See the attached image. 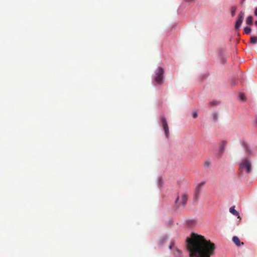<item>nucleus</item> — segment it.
Returning a JSON list of instances; mask_svg holds the SVG:
<instances>
[{"mask_svg":"<svg viewBox=\"0 0 257 257\" xmlns=\"http://www.w3.org/2000/svg\"><path fill=\"white\" fill-rule=\"evenodd\" d=\"M254 24L255 25H257V21L255 22Z\"/></svg>","mask_w":257,"mask_h":257,"instance_id":"bb28decb","label":"nucleus"},{"mask_svg":"<svg viewBox=\"0 0 257 257\" xmlns=\"http://www.w3.org/2000/svg\"><path fill=\"white\" fill-rule=\"evenodd\" d=\"M226 144V141H222L221 142L220 147L219 148L220 152L221 154H222L223 153V152L224 151Z\"/></svg>","mask_w":257,"mask_h":257,"instance_id":"f8f14e48","label":"nucleus"},{"mask_svg":"<svg viewBox=\"0 0 257 257\" xmlns=\"http://www.w3.org/2000/svg\"><path fill=\"white\" fill-rule=\"evenodd\" d=\"M212 117L214 120H216L218 119V115L216 113H213Z\"/></svg>","mask_w":257,"mask_h":257,"instance_id":"a211bd4d","label":"nucleus"},{"mask_svg":"<svg viewBox=\"0 0 257 257\" xmlns=\"http://www.w3.org/2000/svg\"><path fill=\"white\" fill-rule=\"evenodd\" d=\"M217 104V101H213V102H210V104L211 105H216Z\"/></svg>","mask_w":257,"mask_h":257,"instance_id":"4be33fe9","label":"nucleus"},{"mask_svg":"<svg viewBox=\"0 0 257 257\" xmlns=\"http://www.w3.org/2000/svg\"><path fill=\"white\" fill-rule=\"evenodd\" d=\"M205 183L204 181H202L197 184V185L196 186L195 189L194 195V199H195L196 200L198 199V198L200 197V193L201 192L202 188L203 186L204 185Z\"/></svg>","mask_w":257,"mask_h":257,"instance_id":"39448f33","label":"nucleus"},{"mask_svg":"<svg viewBox=\"0 0 257 257\" xmlns=\"http://www.w3.org/2000/svg\"><path fill=\"white\" fill-rule=\"evenodd\" d=\"M237 8L235 6L232 7L231 8V15L232 17H234Z\"/></svg>","mask_w":257,"mask_h":257,"instance_id":"2eb2a0df","label":"nucleus"},{"mask_svg":"<svg viewBox=\"0 0 257 257\" xmlns=\"http://www.w3.org/2000/svg\"><path fill=\"white\" fill-rule=\"evenodd\" d=\"M188 199V195L186 194H183L181 196V201H179L180 197L179 196H178L175 201L176 208L178 209L179 207L181 206H185L187 204Z\"/></svg>","mask_w":257,"mask_h":257,"instance_id":"7ed1b4c3","label":"nucleus"},{"mask_svg":"<svg viewBox=\"0 0 257 257\" xmlns=\"http://www.w3.org/2000/svg\"><path fill=\"white\" fill-rule=\"evenodd\" d=\"M246 24L248 25H251L252 24V18L251 16H249L247 18L246 20Z\"/></svg>","mask_w":257,"mask_h":257,"instance_id":"ddd939ff","label":"nucleus"},{"mask_svg":"<svg viewBox=\"0 0 257 257\" xmlns=\"http://www.w3.org/2000/svg\"><path fill=\"white\" fill-rule=\"evenodd\" d=\"M164 73V70L161 67H158L155 71L154 80L159 85H162L163 83Z\"/></svg>","mask_w":257,"mask_h":257,"instance_id":"f03ea898","label":"nucleus"},{"mask_svg":"<svg viewBox=\"0 0 257 257\" xmlns=\"http://www.w3.org/2000/svg\"><path fill=\"white\" fill-rule=\"evenodd\" d=\"M169 249L173 250L174 252V255L176 257H181L182 252L180 250L174 246V243L172 242L169 246Z\"/></svg>","mask_w":257,"mask_h":257,"instance_id":"1a4fd4ad","label":"nucleus"},{"mask_svg":"<svg viewBox=\"0 0 257 257\" xmlns=\"http://www.w3.org/2000/svg\"><path fill=\"white\" fill-rule=\"evenodd\" d=\"M254 123H255V124L257 125V117L255 118V120H254Z\"/></svg>","mask_w":257,"mask_h":257,"instance_id":"b1692460","label":"nucleus"},{"mask_svg":"<svg viewBox=\"0 0 257 257\" xmlns=\"http://www.w3.org/2000/svg\"><path fill=\"white\" fill-rule=\"evenodd\" d=\"M186 242L190 257H210L213 254L215 244L202 235L192 233Z\"/></svg>","mask_w":257,"mask_h":257,"instance_id":"f257e3e1","label":"nucleus"},{"mask_svg":"<svg viewBox=\"0 0 257 257\" xmlns=\"http://www.w3.org/2000/svg\"><path fill=\"white\" fill-rule=\"evenodd\" d=\"M245 0H241V3L242 4Z\"/></svg>","mask_w":257,"mask_h":257,"instance_id":"a878e982","label":"nucleus"},{"mask_svg":"<svg viewBox=\"0 0 257 257\" xmlns=\"http://www.w3.org/2000/svg\"><path fill=\"white\" fill-rule=\"evenodd\" d=\"M244 16V14L243 12L241 11L239 13L234 26L235 30H238L240 29V26L243 22Z\"/></svg>","mask_w":257,"mask_h":257,"instance_id":"423d86ee","label":"nucleus"},{"mask_svg":"<svg viewBox=\"0 0 257 257\" xmlns=\"http://www.w3.org/2000/svg\"><path fill=\"white\" fill-rule=\"evenodd\" d=\"M254 15L257 16V8L255 10Z\"/></svg>","mask_w":257,"mask_h":257,"instance_id":"5701e85b","label":"nucleus"},{"mask_svg":"<svg viewBox=\"0 0 257 257\" xmlns=\"http://www.w3.org/2000/svg\"><path fill=\"white\" fill-rule=\"evenodd\" d=\"M250 42L251 44H255L257 43V37L253 36L251 37L250 39Z\"/></svg>","mask_w":257,"mask_h":257,"instance_id":"4468645a","label":"nucleus"},{"mask_svg":"<svg viewBox=\"0 0 257 257\" xmlns=\"http://www.w3.org/2000/svg\"><path fill=\"white\" fill-rule=\"evenodd\" d=\"M244 148L246 150V151L248 152V154L250 153V150L249 149V148H248V146L246 144H244Z\"/></svg>","mask_w":257,"mask_h":257,"instance_id":"6ab92c4d","label":"nucleus"},{"mask_svg":"<svg viewBox=\"0 0 257 257\" xmlns=\"http://www.w3.org/2000/svg\"><path fill=\"white\" fill-rule=\"evenodd\" d=\"M229 212L235 216H237L238 218H240L238 212L235 209L234 206L231 207L229 208Z\"/></svg>","mask_w":257,"mask_h":257,"instance_id":"9b49d317","label":"nucleus"},{"mask_svg":"<svg viewBox=\"0 0 257 257\" xmlns=\"http://www.w3.org/2000/svg\"><path fill=\"white\" fill-rule=\"evenodd\" d=\"M251 32V29L249 27H246L244 29V32L246 34H250Z\"/></svg>","mask_w":257,"mask_h":257,"instance_id":"dca6fc26","label":"nucleus"},{"mask_svg":"<svg viewBox=\"0 0 257 257\" xmlns=\"http://www.w3.org/2000/svg\"><path fill=\"white\" fill-rule=\"evenodd\" d=\"M161 119L166 136L167 138H168L169 136V130L167 120L164 116H162Z\"/></svg>","mask_w":257,"mask_h":257,"instance_id":"6e6552de","label":"nucleus"},{"mask_svg":"<svg viewBox=\"0 0 257 257\" xmlns=\"http://www.w3.org/2000/svg\"><path fill=\"white\" fill-rule=\"evenodd\" d=\"M192 116L193 117L195 118L197 117L198 116V114L196 112H194L193 113H192Z\"/></svg>","mask_w":257,"mask_h":257,"instance_id":"412c9836","label":"nucleus"},{"mask_svg":"<svg viewBox=\"0 0 257 257\" xmlns=\"http://www.w3.org/2000/svg\"><path fill=\"white\" fill-rule=\"evenodd\" d=\"M239 98L242 101L245 100L246 97H245V96L244 94H243V93L240 94V95H239Z\"/></svg>","mask_w":257,"mask_h":257,"instance_id":"f3484780","label":"nucleus"},{"mask_svg":"<svg viewBox=\"0 0 257 257\" xmlns=\"http://www.w3.org/2000/svg\"><path fill=\"white\" fill-rule=\"evenodd\" d=\"M187 2H192L193 0H185Z\"/></svg>","mask_w":257,"mask_h":257,"instance_id":"393cba45","label":"nucleus"},{"mask_svg":"<svg viewBox=\"0 0 257 257\" xmlns=\"http://www.w3.org/2000/svg\"><path fill=\"white\" fill-rule=\"evenodd\" d=\"M161 119L166 136L167 138H168L169 136V130L167 120L164 116H162Z\"/></svg>","mask_w":257,"mask_h":257,"instance_id":"0eeeda50","label":"nucleus"},{"mask_svg":"<svg viewBox=\"0 0 257 257\" xmlns=\"http://www.w3.org/2000/svg\"><path fill=\"white\" fill-rule=\"evenodd\" d=\"M210 162L209 161H206L204 163V166L205 167H208L210 165Z\"/></svg>","mask_w":257,"mask_h":257,"instance_id":"aec40b11","label":"nucleus"},{"mask_svg":"<svg viewBox=\"0 0 257 257\" xmlns=\"http://www.w3.org/2000/svg\"><path fill=\"white\" fill-rule=\"evenodd\" d=\"M232 241L237 246H239L241 244H243V242H240V240L237 236H233L232 237Z\"/></svg>","mask_w":257,"mask_h":257,"instance_id":"9d476101","label":"nucleus"},{"mask_svg":"<svg viewBox=\"0 0 257 257\" xmlns=\"http://www.w3.org/2000/svg\"><path fill=\"white\" fill-rule=\"evenodd\" d=\"M240 169H245L247 173H249L251 170V165L249 160L244 159L240 163Z\"/></svg>","mask_w":257,"mask_h":257,"instance_id":"20e7f679","label":"nucleus"}]
</instances>
